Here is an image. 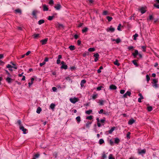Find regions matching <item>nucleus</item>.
Instances as JSON below:
<instances>
[{
	"mask_svg": "<svg viewBox=\"0 0 159 159\" xmlns=\"http://www.w3.org/2000/svg\"><path fill=\"white\" fill-rule=\"evenodd\" d=\"M137 152L139 154L142 155L145 154L146 152V150L145 149L141 150V149L139 148L137 149Z\"/></svg>",
	"mask_w": 159,
	"mask_h": 159,
	"instance_id": "f257e3e1",
	"label": "nucleus"
},
{
	"mask_svg": "<svg viewBox=\"0 0 159 159\" xmlns=\"http://www.w3.org/2000/svg\"><path fill=\"white\" fill-rule=\"evenodd\" d=\"M70 101L71 103L75 104L78 101V98H70Z\"/></svg>",
	"mask_w": 159,
	"mask_h": 159,
	"instance_id": "f03ea898",
	"label": "nucleus"
},
{
	"mask_svg": "<svg viewBox=\"0 0 159 159\" xmlns=\"http://www.w3.org/2000/svg\"><path fill=\"white\" fill-rule=\"evenodd\" d=\"M115 30V29L111 26L109 28L107 29V32H113Z\"/></svg>",
	"mask_w": 159,
	"mask_h": 159,
	"instance_id": "7ed1b4c3",
	"label": "nucleus"
},
{
	"mask_svg": "<svg viewBox=\"0 0 159 159\" xmlns=\"http://www.w3.org/2000/svg\"><path fill=\"white\" fill-rule=\"evenodd\" d=\"M19 128L20 130L23 132L24 134H26V131H27V129L25 128L23 125L19 126Z\"/></svg>",
	"mask_w": 159,
	"mask_h": 159,
	"instance_id": "20e7f679",
	"label": "nucleus"
},
{
	"mask_svg": "<svg viewBox=\"0 0 159 159\" xmlns=\"http://www.w3.org/2000/svg\"><path fill=\"white\" fill-rule=\"evenodd\" d=\"M135 121V120H134L133 118H131L128 122V124L129 125H131L134 123Z\"/></svg>",
	"mask_w": 159,
	"mask_h": 159,
	"instance_id": "39448f33",
	"label": "nucleus"
},
{
	"mask_svg": "<svg viewBox=\"0 0 159 159\" xmlns=\"http://www.w3.org/2000/svg\"><path fill=\"white\" fill-rule=\"evenodd\" d=\"M48 41V38H45L44 39L41 40L40 42L42 43V45H44L47 43V42Z\"/></svg>",
	"mask_w": 159,
	"mask_h": 159,
	"instance_id": "423d86ee",
	"label": "nucleus"
},
{
	"mask_svg": "<svg viewBox=\"0 0 159 159\" xmlns=\"http://www.w3.org/2000/svg\"><path fill=\"white\" fill-rule=\"evenodd\" d=\"M131 94V93L130 91H127L123 96V97L124 98H126L127 96H130Z\"/></svg>",
	"mask_w": 159,
	"mask_h": 159,
	"instance_id": "0eeeda50",
	"label": "nucleus"
},
{
	"mask_svg": "<svg viewBox=\"0 0 159 159\" xmlns=\"http://www.w3.org/2000/svg\"><path fill=\"white\" fill-rule=\"evenodd\" d=\"M139 54V52L138 50H135L134 52H133L132 53V55L133 56L134 58H136L137 55Z\"/></svg>",
	"mask_w": 159,
	"mask_h": 159,
	"instance_id": "6e6552de",
	"label": "nucleus"
},
{
	"mask_svg": "<svg viewBox=\"0 0 159 159\" xmlns=\"http://www.w3.org/2000/svg\"><path fill=\"white\" fill-rule=\"evenodd\" d=\"M55 8L57 10H59L61 8V6L59 3H57L55 4L54 6Z\"/></svg>",
	"mask_w": 159,
	"mask_h": 159,
	"instance_id": "1a4fd4ad",
	"label": "nucleus"
},
{
	"mask_svg": "<svg viewBox=\"0 0 159 159\" xmlns=\"http://www.w3.org/2000/svg\"><path fill=\"white\" fill-rule=\"evenodd\" d=\"M109 88L111 90H116L117 89V87L114 84H111Z\"/></svg>",
	"mask_w": 159,
	"mask_h": 159,
	"instance_id": "9d476101",
	"label": "nucleus"
},
{
	"mask_svg": "<svg viewBox=\"0 0 159 159\" xmlns=\"http://www.w3.org/2000/svg\"><path fill=\"white\" fill-rule=\"evenodd\" d=\"M139 95L140 96V98H138V101L139 102H142L141 100L143 98V97L141 93L139 94Z\"/></svg>",
	"mask_w": 159,
	"mask_h": 159,
	"instance_id": "9b49d317",
	"label": "nucleus"
},
{
	"mask_svg": "<svg viewBox=\"0 0 159 159\" xmlns=\"http://www.w3.org/2000/svg\"><path fill=\"white\" fill-rule=\"evenodd\" d=\"M86 82V80H83L81 81L80 83V85L81 87H83L84 86V84Z\"/></svg>",
	"mask_w": 159,
	"mask_h": 159,
	"instance_id": "f8f14e48",
	"label": "nucleus"
},
{
	"mask_svg": "<svg viewBox=\"0 0 159 159\" xmlns=\"http://www.w3.org/2000/svg\"><path fill=\"white\" fill-rule=\"evenodd\" d=\"M67 66L66 64H63L62 65L61 67V69H64L65 70H66L67 69Z\"/></svg>",
	"mask_w": 159,
	"mask_h": 159,
	"instance_id": "ddd939ff",
	"label": "nucleus"
},
{
	"mask_svg": "<svg viewBox=\"0 0 159 159\" xmlns=\"http://www.w3.org/2000/svg\"><path fill=\"white\" fill-rule=\"evenodd\" d=\"M146 9L147 7L146 6H143L139 7V8H138V10H145Z\"/></svg>",
	"mask_w": 159,
	"mask_h": 159,
	"instance_id": "4468645a",
	"label": "nucleus"
},
{
	"mask_svg": "<svg viewBox=\"0 0 159 159\" xmlns=\"http://www.w3.org/2000/svg\"><path fill=\"white\" fill-rule=\"evenodd\" d=\"M105 102V101L102 100H99L98 102L99 103V105L101 106H102L104 105V103Z\"/></svg>",
	"mask_w": 159,
	"mask_h": 159,
	"instance_id": "2eb2a0df",
	"label": "nucleus"
},
{
	"mask_svg": "<svg viewBox=\"0 0 159 159\" xmlns=\"http://www.w3.org/2000/svg\"><path fill=\"white\" fill-rule=\"evenodd\" d=\"M7 68H8L9 69L10 68H14L15 69H16V70L17 69V67L13 66L10 64H8L7 66Z\"/></svg>",
	"mask_w": 159,
	"mask_h": 159,
	"instance_id": "dca6fc26",
	"label": "nucleus"
},
{
	"mask_svg": "<svg viewBox=\"0 0 159 159\" xmlns=\"http://www.w3.org/2000/svg\"><path fill=\"white\" fill-rule=\"evenodd\" d=\"M112 41H115L117 43H119L121 42V40L119 38H118L116 39H113Z\"/></svg>",
	"mask_w": 159,
	"mask_h": 159,
	"instance_id": "f3484780",
	"label": "nucleus"
},
{
	"mask_svg": "<svg viewBox=\"0 0 159 159\" xmlns=\"http://www.w3.org/2000/svg\"><path fill=\"white\" fill-rule=\"evenodd\" d=\"M107 158V156L106 154L105 153V152H103L102 154V157L101 159H106Z\"/></svg>",
	"mask_w": 159,
	"mask_h": 159,
	"instance_id": "a211bd4d",
	"label": "nucleus"
},
{
	"mask_svg": "<svg viewBox=\"0 0 159 159\" xmlns=\"http://www.w3.org/2000/svg\"><path fill=\"white\" fill-rule=\"evenodd\" d=\"M116 127H112L110 130L108 131V133L109 134H111L113 131L115 129Z\"/></svg>",
	"mask_w": 159,
	"mask_h": 159,
	"instance_id": "6ab92c4d",
	"label": "nucleus"
},
{
	"mask_svg": "<svg viewBox=\"0 0 159 159\" xmlns=\"http://www.w3.org/2000/svg\"><path fill=\"white\" fill-rule=\"evenodd\" d=\"M154 19V17L152 15H150L149 16V18L147 19V20H153Z\"/></svg>",
	"mask_w": 159,
	"mask_h": 159,
	"instance_id": "aec40b11",
	"label": "nucleus"
},
{
	"mask_svg": "<svg viewBox=\"0 0 159 159\" xmlns=\"http://www.w3.org/2000/svg\"><path fill=\"white\" fill-rule=\"evenodd\" d=\"M34 79L33 78H32L31 79V82H29V83H28V84H29V87H30V86L33 84V81H34Z\"/></svg>",
	"mask_w": 159,
	"mask_h": 159,
	"instance_id": "412c9836",
	"label": "nucleus"
},
{
	"mask_svg": "<svg viewBox=\"0 0 159 159\" xmlns=\"http://www.w3.org/2000/svg\"><path fill=\"white\" fill-rule=\"evenodd\" d=\"M76 120L77 121L78 123H79L81 121L80 117V116H78L76 118Z\"/></svg>",
	"mask_w": 159,
	"mask_h": 159,
	"instance_id": "4be33fe9",
	"label": "nucleus"
},
{
	"mask_svg": "<svg viewBox=\"0 0 159 159\" xmlns=\"http://www.w3.org/2000/svg\"><path fill=\"white\" fill-rule=\"evenodd\" d=\"M114 64L118 66H119L120 65V63L118 62V61L117 60H116L115 61H114Z\"/></svg>",
	"mask_w": 159,
	"mask_h": 159,
	"instance_id": "5701e85b",
	"label": "nucleus"
},
{
	"mask_svg": "<svg viewBox=\"0 0 159 159\" xmlns=\"http://www.w3.org/2000/svg\"><path fill=\"white\" fill-rule=\"evenodd\" d=\"M12 79L9 77H7L6 79V81L9 83H10L11 82V81L12 80Z\"/></svg>",
	"mask_w": 159,
	"mask_h": 159,
	"instance_id": "b1692460",
	"label": "nucleus"
},
{
	"mask_svg": "<svg viewBox=\"0 0 159 159\" xmlns=\"http://www.w3.org/2000/svg\"><path fill=\"white\" fill-rule=\"evenodd\" d=\"M69 48L71 51H73L75 49V46L74 45H71L69 46Z\"/></svg>",
	"mask_w": 159,
	"mask_h": 159,
	"instance_id": "393cba45",
	"label": "nucleus"
},
{
	"mask_svg": "<svg viewBox=\"0 0 159 159\" xmlns=\"http://www.w3.org/2000/svg\"><path fill=\"white\" fill-rule=\"evenodd\" d=\"M42 111V109L40 107H39L37 109L36 112L37 113L39 114Z\"/></svg>",
	"mask_w": 159,
	"mask_h": 159,
	"instance_id": "a878e982",
	"label": "nucleus"
},
{
	"mask_svg": "<svg viewBox=\"0 0 159 159\" xmlns=\"http://www.w3.org/2000/svg\"><path fill=\"white\" fill-rule=\"evenodd\" d=\"M132 62L135 66H139L138 63H137V60H134L132 61Z\"/></svg>",
	"mask_w": 159,
	"mask_h": 159,
	"instance_id": "bb28decb",
	"label": "nucleus"
},
{
	"mask_svg": "<svg viewBox=\"0 0 159 159\" xmlns=\"http://www.w3.org/2000/svg\"><path fill=\"white\" fill-rule=\"evenodd\" d=\"M88 50L89 52H93L95 51V49L94 48H89Z\"/></svg>",
	"mask_w": 159,
	"mask_h": 159,
	"instance_id": "cd10ccee",
	"label": "nucleus"
},
{
	"mask_svg": "<svg viewBox=\"0 0 159 159\" xmlns=\"http://www.w3.org/2000/svg\"><path fill=\"white\" fill-rule=\"evenodd\" d=\"M55 104L54 103H52L51 104L50 107L51 109L52 110H53L54 109V108L55 107Z\"/></svg>",
	"mask_w": 159,
	"mask_h": 159,
	"instance_id": "c85d7f7f",
	"label": "nucleus"
},
{
	"mask_svg": "<svg viewBox=\"0 0 159 159\" xmlns=\"http://www.w3.org/2000/svg\"><path fill=\"white\" fill-rule=\"evenodd\" d=\"M44 21H45L44 20H40L38 21V24L40 25L41 24L43 23L44 22Z\"/></svg>",
	"mask_w": 159,
	"mask_h": 159,
	"instance_id": "c756f323",
	"label": "nucleus"
},
{
	"mask_svg": "<svg viewBox=\"0 0 159 159\" xmlns=\"http://www.w3.org/2000/svg\"><path fill=\"white\" fill-rule=\"evenodd\" d=\"M120 140L118 138H116L115 139V143L118 144L120 142Z\"/></svg>",
	"mask_w": 159,
	"mask_h": 159,
	"instance_id": "7c9ffc66",
	"label": "nucleus"
},
{
	"mask_svg": "<svg viewBox=\"0 0 159 159\" xmlns=\"http://www.w3.org/2000/svg\"><path fill=\"white\" fill-rule=\"evenodd\" d=\"M139 36V35L138 34L136 33L134 35H133V39L134 40H136L137 37Z\"/></svg>",
	"mask_w": 159,
	"mask_h": 159,
	"instance_id": "2f4dec72",
	"label": "nucleus"
},
{
	"mask_svg": "<svg viewBox=\"0 0 159 159\" xmlns=\"http://www.w3.org/2000/svg\"><path fill=\"white\" fill-rule=\"evenodd\" d=\"M154 6L157 9H159V4L158 3H155L154 4Z\"/></svg>",
	"mask_w": 159,
	"mask_h": 159,
	"instance_id": "473e14b6",
	"label": "nucleus"
},
{
	"mask_svg": "<svg viewBox=\"0 0 159 159\" xmlns=\"http://www.w3.org/2000/svg\"><path fill=\"white\" fill-rule=\"evenodd\" d=\"M88 30V28L87 27H85L82 30V32L83 33H84L87 32Z\"/></svg>",
	"mask_w": 159,
	"mask_h": 159,
	"instance_id": "72a5a7b5",
	"label": "nucleus"
},
{
	"mask_svg": "<svg viewBox=\"0 0 159 159\" xmlns=\"http://www.w3.org/2000/svg\"><path fill=\"white\" fill-rule=\"evenodd\" d=\"M147 109L148 111H151L152 110V108L151 106H149L147 107Z\"/></svg>",
	"mask_w": 159,
	"mask_h": 159,
	"instance_id": "f704fd0d",
	"label": "nucleus"
},
{
	"mask_svg": "<svg viewBox=\"0 0 159 159\" xmlns=\"http://www.w3.org/2000/svg\"><path fill=\"white\" fill-rule=\"evenodd\" d=\"M104 143V141L103 139H100L99 141V143L100 144H102L103 143Z\"/></svg>",
	"mask_w": 159,
	"mask_h": 159,
	"instance_id": "c9c22d12",
	"label": "nucleus"
},
{
	"mask_svg": "<svg viewBox=\"0 0 159 159\" xmlns=\"http://www.w3.org/2000/svg\"><path fill=\"white\" fill-rule=\"evenodd\" d=\"M128 49L129 51H132L134 49V47L133 46H129L128 47Z\"/></svg>",
	"mask_w": 159,
	"mask_h": 159,
	"instance_id": "e433bc0d",
	"label": "nucleus"
},
{
	"mask_svg": "<svg viewBox=\"0 0 159 159\" xmlns=\"http://www.w3.org/2000/svg\"><path fill=\"white\" fill-rule=\"evenodd\" d=\"M97 96L98 94H93L92 96L93 99H95L97 98Z\"/></svg>",
	"mask_w": 159,
	"mask_h": 159,
	"instance_id": "4c0bfd02",
	"label": "nucleus"
},
{
	"mask_svg": "<svg viewBox=\"0 0 159 159\" xmlns=\"http://www.w3.org/2000/svg\"><path fill=\"white\" fill-rule=\"evenodd\" d=\"M92 112V110H89L86 111L85 113L89 115Z\"/></svg>",
	"mask_w": 159,
	"mask_h": 159,
	"instance_id": "58836bf2",
	"label": "nucleus"
},
{
	"mask_svg": "<svg viewBox=\"0 0 159 159\" xmlns=\"http://www.w3.org/2000/svg\"><path fill=\"white\" fill-rule=\"evenodd\" d=\"M106 18L108 21L109 22L111 21L112 19V17H110L109 16H107Z\"/></svg>",
	"mask_w": 159,
	"mask_h": 159,
	"instance_id": "ea45409f",
	"label": "nucleus"
},
{
	"mask_svg": "<svg viewBox=\"0 0 159 159\" xmlns=\"http://www.w3.org/2000/svg\"><path fill=\"white\" fill-rule=\"evenodd\" d=\"M65 79L68 80H69V81L71 83H72V80L70 79V77L69 76H68L67 77H66L65 78Z\"/></svg>",
	"mask_w": 159,
	"mask_h": 159,
	"instance_id": "a19ab883",
	"label": "nucleus"
},
{
	"mask_svg": "<svg viewBox=\"0 0 159 159\" xmlns=\"http://www.w3.org/2000/svg\"><path fill=\"white\" fill-rule=\"evenodd\" d=\"M93 118V116H87L86 119H88V120H92Z\"/></svg>",
	"mask_w": 159,
	"mask_h": 159,
	"instance_id": "79ce46f5",
	"label": "nucleus"
},
{
	"mask_svg": "<svg viewBox=\"0 0 159 159\" xmlns=\"http://www.w3.org/2000/svg\"><path fill=\"white\" fill-rule=\"evenodd\" d=\"M54 18L52 16H49L48 18V19L49 20H52Z\"/></svg>",
	"mask_w": 159,
	"mask_h": 159,
	"instance_id": "37998d69",
	"label": "nucleus"
},
{
	"mask_svg": "<svg viewBox=\"0 0 159 159\" xmlns=\"http://www.w3.org/2000/svg\"><path fill=\"white\" fill-rule=\"evenodd\" d=\"M131 133L129 132H128L126 135V137L127 139H129L130 138V134Z\"/></svg>",
	"mask_w": 159,
	"mask_h": 159,
	"instance_id": "c03bdc74",
	"label": "nucleus"
},
{
	"mask_svg": "<svg viewBox=\"0 0 159 159\" xmlns=\"http://www.w3.org/2000/svg\"><path fill=\"white\" fill-rule=\"evenodd\" d=\"M141 48L143 49V51L144 52H145L146 51V46H141Z\"/></svg>",
	"mask_w": 159,
	"mask_h": 159,
	"instance_id": "a18cd8bd",
	"label": "nucleus"
},
{
	"mask_svg": "<svg viewBox=\"0 0 159 159\" xmlns=\"http://www.w3.org/2000/svg\"><path fill=\"white\" fill-rule=\"evenodd\" d=\"M121 26V25L120 24H119L118 27H117V30L119 31H121V29L120 27Z\"/></svg>",
	"mask_w": 159,
	"mask_h": 159,
	"instance_id": "49530a36",
	"label": "nucleus"
},
{
	"mask_svg": "<svg viewBox=\"0 0 159 159\" xmlns=\"http://www.w3.org/2000/svg\"><path fill=\"white\" fill-rule=\"evenodd\" d=\"M43 10H48V8L47 6H46V5H43Z\"/></svg>",
	"mask_w": 159,
	"mask_h": 159,
	"instance_id": "de8ad7c7",
	"label": "nucleus"
},
{
	"mask_svg": "<svg viewBox=\"0 0 159 159\" xmlns=\"http://www.w3.org/2000/svg\"><path fill=\"white\" fill-rule=\"evenodd\" d=\"M146 80L147 82H149L150 80V78L149 76L148 75H146Z\"/></svg>",
	"mask_w": 159,
	"mask_h": 159,
	"instance_id": "09e8293b",
	"label": "nucleus"
},
{
	"mask_svg": "<svg viewBox=\"0 0 159 159\" xmlns=\"http://www.w3.org/2000/svg\"><path fill=\"white\" fill-rule=\"evenodd\" d=\"M15 13L16 14H19L20 15L21 13V11H15Z\"/></svg>",
	"mask_w": 159,
	"mask_h": 159,
	"instance_id": "8fccbe9b",
	"label": "nucleus"
},
{
	"mask_svg": "<svg viewBox=\"0 0 159 159\" xmlns=\"http://www.w3.org/2000/svg\"><path fill=\"white\" fill-rule=\"evenodd\" d=\"M103 87L102 86H98L97 87V89L98 90H101L102 89V88H103Z\"/></svg>",
	"mask_w": 159,
	"mask_h": 159,
	"instance_id": "3c124183",
	"label": "nucleus"
},
{
	"mask_svg": "<svg viewBox=\"0 0 159 159\" xmlns=\"http://www.w3.org/2000/svg\"><path fill=\"white\" fill-rule=\"evenodd\" d=\"M49 2H48V3L49 4L52 5L53 4V0H49Z\"/></svg>",
	"mask_w": 159,
	"mask_h": 159,
	"instance_id": "603ef678",
	"label": "nucleus"
},
{
	"mask_svg": "<svg viewBox=\"0 0 159 159\" xmlns=\"http://www.w3.org/2000/svg\"><path fill=\"white\" fill-rule=\"evenodd\" d=\"M36 12L35 11H33L32 12V15L34 16L35 18H36Z\"/></svg>",
	"mask_w": 159,
	"mask_h": 159,
	"instance_id": "864d4df0",
	"label": "nucleus"
},
{
	"mask_svg": "<svg viewBox=\"0 0 159 159\" xmlns=\"http://www.w3.org/2000/svg\"><path fill=\"white\" fill-rule=\"evenodd\" d=\"M92 122H91L89 121L86 124V126L87 127H89V125H91Z\"/></svg>",
	"mask_w": 159,
	"mask_h": 159,
	"instance_id": "5fc2aeb1",
	"label": "nucleus"
},
{
	"mask_svg": "<svg viewBox=\"0 0 159 159\" xmlns=\"http://www.w3.org/2000/svg\"><path fill=\"white\" fill-rule=\"evenodd\" d=\"M109 159H115L114 158L113 156L111 154H110L109 155Z\"/></svg>",
	"mask_w": 159,
	"mask_h": 159,
	"instance_id": "6e6d98bb",
	"label": "nucleus"
},
{
	"mask_svg": "<svg viewBox=\"0 0 159 159\" xmlns=\"http://www.w3.org/2000/svg\"><path fill=\"white\" fill-rule=\"evenodd\" d=\"M39 34H34L33 35L34 38H36L39 36Z\"/></svg>",
	"mask_w": 159,
	"mask_h": 159,
	"instance_id": "4d7b16f0",
	"label": "nucleus"
},
{
	"mask_svg": "<svg viewBox=\"0 0 159 159\" xmlns=\"http://www.w3.org/2000/svg\"><path fill=\"white\" fill-rule=\"evenodd\" d=\"M17 123L19 125V126H21L23 125H22L21 124V121L20 120H19L17 121Z\"/></svg>",
	"mask_w": 159,
	"mask_h": 159,
	"instance_id": "13d9d810",
	"label": "nucleus"
},
{
	"mask_svg": "<svg viewBox=\"0 0 159 159\" xmlns=\"http://www.w3.org/2000/svg\"><path fill=\"white\" fill-rule=\"evenodd\" d=\"M94 57H95V58H98L99 55L98 53H96V54H95L94 55Z\"/></svg>",
	"mask_w": 159,
	"mask_h": 159,
	"instance_id": "bf43d9fd",
	"label": "nucleus"
},
{
	"mask_svg": "<svg viewBox=\"0 0 159 159\" xmlns=\"http://www.w3.org/2000/svg\"><path fill=\"white\" fill-rule=\"evenodd\" d=\"M100 121L101 123H104L105 121V118H104L103 119H101Z\"/></svg>",
	"mask_w": 159,
	"mask_h": 159,
	"instance_id": "052dcab7",
	"label": "nucleus"
},
{
	"mask_svg": "<svg viewBox=\"0 0 159 159\" xmlns=\"http://www.w3.org/2000/svg\"><path fill=\"white\" fill-rule=\"evenodd\" d=\"M108 12L107 11H104L103 12V14L104 15H107Z\"/></svg>",
	"mask_w": 159,
	"mask_h": 159,
	"instance_id": "680f3d73",
	"label": "nucleus"
},
{
	"mask_svg": "<svg viewBox=\"0 0 159 159\" xmlns=\"http://www.w3.org/2000/svg\"><path fill=\"white\" fill-rule=\"evenodd\" d=\"M46 64V63L45 61H43V62L40 63L39 64V65L40 66H42L43 65H44Z\"/></svg>",
	"mask_w": 159,
	"mask_h": 159,
	"instance_id": "e2e57ef3",
	"label": "nucleus"
},
{
	"mask_svg": "<svg viewBox=\"0 0 159 159\" xmlns=\"http://www.w3.org/2000/svg\"><path fill=\"white\" fill-rule=\"evenodd\" d=\"M153 86L156 88H157L158 87V84H157V83H155V84H153Z\"/></svg>",
	"mask_w": 159,
	"mask_h": 159,
	"instance_id": "0e129e2a",
	"label": "nucleus"
},
{
	"mask_svg": "<svg viewBox=\"0 0 159 159\" xmlns=\"http://www.w3.org/2000/svg\"><path fill=\"white\" fill-rule=\"evenodd\" d=\"M125 92V90L124 89L121 90L120 91V93L121 94H123Z\"/></svg>",
	"mask_w": 159,
	"mask_h": 159,
	"instance_id": "69168bd1",
	"label": "nucleus"
},
{
	"mask_svg": "<svg viewBox=\"0 0 159 159\" xmlns=\"http://www.w3.org/2000/svg\"><path fill=\"white\" fill-rule=\"evenodd\" d=\"M93 1V0H88V2L90 4L92 3Z\"/></svg>",
	"mask_w": 159,
	"mask_h": 159,
	"instance_id": "338daca9",
	"label": "nucleus"
},
{
	"mask_svg": "<svg viewBox=\"0 0 159 159\" xmlns=\"http://www.w3.org/2000/svg\"><path fill=\"white\" fill-rule=\"evenodd\" d=\"M58 27L59 28L63 27V25H62L61 24H60L59 23L58 24Z\"/></svg>",
	"mask_w": 159,
	"mask_h": 159,
	"instance_id": "774afa93",
	"label": "nucleus"
}]
</instances>
